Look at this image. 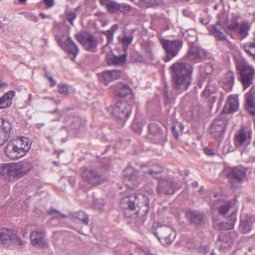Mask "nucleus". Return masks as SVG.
<instances>
[{"mask_svg":"<svg viewBox=\"0 0 255 255\" xmlns=\"http://www.w3.org/2000/svg\"><path fill=\"white\" fill-rule=\"evenodd\" d=\"M149 199L142 194H132L125 197L121 206L128 217L144 218L148 211Z\"/></svg>","mask_w":255,"mask_h":255,"instance_id":"1","label":"nucleus"},{"mask_svg":"<svg viewBox=\"0 0 255 255\" xmlns=\"http://www.w3.org/2000/svg\"><path fill=\"white\" fill-rule=\"evenodd\" d=\"M170 69L174 88L181 91L187 90L191 83L192 67L183 62H176Z\"/></svg>","mask_w":255,"mask_h":255,"instance_id":"2","label":"nucleus"},{"mask_svg":"<svg viewBox=\"0 0 255 255\" xmlns=\"http://www.w3.org/2000/svg\"><path fill=\"white\" fill-rule=\"evenodd\" d=\"M32 168V164L27 161L4 164L0 166V178L13 182L27 175Z\"/></svg>","mask_w":255,"mask_h":255,"instance_id":"3","label":"nucleus"},{"mask_svg":"<svg viewBox=\"0 0 255 255\" xmlns=\"http://www.w3.org/2000/svg\"><path fill=\"white\" fill-rule=\"evenodd\" d=\"M237 69L239 71L241 80L245 89L249 87L253 81L255 70L248 62L244 60H239L236 62Z\"/></svg>","mask_w":255,"mask_h":255,"instance_id":"4","label":"nucleus"},{"mask_svg":"<svg viewBox=\"0 0 255 255\" xmlns=\"http://www.w3.org/2000/svg\"><path fill=\"white\" fill-rule=\"evenodd\" d=\"M160 42L166 52V56L163 57V61L168 62L176 56L182 46L181 40H169L161 39Z\"/></svg>","mask_w":255,"mask_h":255,"instance_id":"5","label":"nucleus"},{"mask_svg":"<svg viewBox=\"0 0 255 255\" xmlns=\"http://www.w3.org/2000/svg\"><path fill=\"white\" fill-rule=\"evenodd\" d=\"M155 235L164 245H170L175 240L176 233L167 226H158L155 231Z\"/></svg>","mask_w":255,"mask_h":255,"instance_id":"6","label":"nucleus"},{"mask_svg":"<svg viewBox=\"0 0 255 255\" xmlns=\"http://www.w3.org/2000/svg\"><path fill=\"white\" fill-rule=\"evenodd\" d=\"M75 37L85 50L93 52L96 51L98 40L92 34L87 32H79L75 34Z\"/></svg>","mask_w":255,"mask_h":255,"instance_id":"7","label":"nucleus"},{"mask_svg":"<svg viewBox=\"0 0 255 255\" xmlns=\"http://www.w3.org/2000/svg\"><path fill=\"white\" fill-rule=\"evenodd\" d=\"M21 244L22 241L15 231L5 228L0 231V244L8 247L12 244Z\"/></svg>","mask_w":255,"mask_h":255,"instance_id":"8","label":"nucleus"},{"mask_svg":"<svg viewBox=\"0 0 255 255\" xmlns=\"http://www.w3.org/2000/svg\"><path fill=\"white\" fill-rule=\"evenodd\" d=\"M181 186L172 180L164 178L160 179L156 189V192L159 195L162 194H173L175 191L180 188Z\"/></svg>","mask_w":255,"mask_h":255,"instance_id":"9","label":"nucleus"},{"mask_svg":"<svg viewBox=\"0 0 255 255\" xmlns=\"http://www.w3.org/2000/svg\"><path fill=\"white\" fill-rule=\"evenodd\" d=\"M82 179L88 183L96 186L103 183L106 178L96 170L84 168L81 173Z\"/></svg>","mask_w":255,"mask_h":255,"instance_id":"10","label":"nucleus"},{"mask_svg":"<svg viewBox=\"0 0 255 255\" xmlns=\"http://www.w3.org/2000/svg\"><path fill=\"white\" fill-rule=\"evenodd\" d=\"M131 107L127 102L120 101L116 103L112 108V114L116 118L125 120L129 117Z\"/></svg>","mask_w":255,"mask_h":255,"instance_id":"11","label":"nucleus"},{"mask_svg":"<svg viewBox=\"0 0 255 255\" xmlns=\"http://www.w3.org/2000/svg\"><path fill=\"white\" fill-rule=\"evenodd\" d=\"M217 86L212 80L209 81L206 84L204 90L201 93L202 98L208 103L212 107V104L217 99Z\"/></svg>","mask_w":255,"mask_h":255,"instance_id":"12","label":"nucleus"},{"mask_svg":"<svg viewBox=\"0 0 255 255\" xmlns=\"http://www.w3.org/2000/svg\"><path fill=\"white\" fill-rule=\"evenodd\" d=\"M58 43L60 46L71 57V60L74 61L79 52V49L71 37L68 36L64 41L58 39Z\"/></svg>","mask_w":255,"mask_h":255,"instance_id":"13","label":"nucleus"},{"mask_svg":"<svg viewBox=\"0 0 255 255\" xmlns=\"http://www.w3.org/2000/svg\"><path fill=\"white\" fill-rule=\"evenodd\" d=\"M222 115L215 119L210 126V132L214 137H220L223 136L227 125V120Z\"/></svg>","mask_w":255,"mask_h":255,"instance_id":"14","label":"nucleus"},{"mask_svg":"<svg viewBox=\"0 0 255 255\" xmlns=\"http://www.w3.org/2000/svg\"><path fill=\"white\" fill-rule=\"evenodd\" d=\"M252 132L250 130L242 128L234 136V143L236 147H245L251 143Z\"/></svg>","mask_w":255,"mask_h":255,"instance_id":"15","label":"nucleus"},{"mask_svg":"<svg viewBox=\"0 0 255 255\" xmlns=\"http://www.w3.org/2000/svg\"><path fill=\"white\" fill-rule=\"evenodd\" d=\"M124 182L129 188H132L138 184V172L131 167L126 168L123 172Z\"/></svg>","mask_w":255,"mask_h":255,"instance_id":"16","label":"nucleus"},{"mask_svg":"<svg viewBox=\"0 0 255 255\" xmlns=\"http://www.w3.org/2000/svg\"><path fill=\"white\" fill-rule=\"evenodd\" d=\"M30 240L32 244L36 248H44L48 246L44 232L42 230L36 229L33 231L30 235Z\"/></svg>","mask_w":255,"mask_h":255,"instance_id":"17","label":"nucleus"},{"mask_svg":"<svg viewBox=\"0 0 255 255\" xmlns=\"http://www.w3.org/2000/svg\"><path fill=\"white\" fill-rule=\"evenodd\" d=\"M227 15L225 13H222L219 15V20L212 26L211 33L216 38L219 40H226V36L222 32L223 24H226Z\"/></svg>","mask_w":255,"mask_h":255,"instance_id":"18","label":"nucleus"},{"mask_svg":"<svg viewBox=\"0 0 255 255\" xmlns=\"http://www.w3.org/2000/svg\"><path fill=\"white\" fill-rule=\"evenodd\" d=\"M246 172L247 170L245 167L242 166H236L229 169L228 177L231 182H240L245 178Z\"/></svg>","mask_w":255,"mask_h":255,"instance_id":"19","label":"nucleus"},{"mask_svg":"<svg viewBox=\"0 0 255 255\" xmlns=\"http://www.w3.org/2000/svg\"><path fill=\"white\" fill-rule=\"evenodd\" d=\"M121 76V71L118 70L104 71L98 74L100 82L105 85H108L113 80L119 79Z\"/></svg>","mask_w":255,"mask_h":255,"instance_id":"20","label":"nucleus"},{"mask_svg":"<svg viewBox=\"0 0 255 255\" xmlns=\"http://www.w3.org/2000/svg\"><path fill=\"white\" fill-rule=\"evenodd\" d=\"M205 56L206 52L203 49L198 46L192 45L190 47L187 57L190 61L200 62Z\"/></svg>","mask_w":255,"mask_h":255,"instance_id":"21","label":"nucleus"},{"mask_svg":"<svg viewBox=\"0 0 255 255\" xmlns=\"http://www.w3.org/2000/svg\"><path fill=\"white\" fill-rule=\"evenodd\" d=\"M11 128V125L8 121L0 118V145L8 140Z\"/></svg>","mask_w":255,"mask_h":255,"instance_id":"22","label":"nucleus"},{"mask_svg":"<svg viewBox=\"0 0 255 255\" xmlns=\"http://www.w3.org/2000/svg\"><path fill=\"white\" fill-rule=\"evenodd\" d=\"M19 149L14 142H9L5 147V153L7 156L12 159H18L24 156L22 151L23 150Z\"/></svg>","mask_w":255,"mask_h":255,"instance_id":"23","label":"nucleus"},{"mask_svg":"<svg viewBox=\"0 0 255 255\" xmlns=\"http://www.w3.org/2000/svg\"><path fill=\"white\" fill-rule=\"evenodd\" d=\"M141 169L144 173L149 174L153 178L158 179L163 171V168L157 164L143 165Z\"/></svg>","mask_w":255,"mask_h":255,"instance_id":"24","label":"nucleus"},{"mask_svg":"<svg viewBox=\"0 0 255 255\" xmlns=\"http://www.w3.org/2000/svg\"><path fill=\"white\" fill-rule=\"evenodd\" d=\"M186 216L191 224L199 226L204 223V215L198 211L190 210L187 213Z\"/></svg>","mask_w":255,"mask_h":255,"instance_id":"25","label":"nucleus"},{"mask_svg":"<svg viewBox=\"0 0 255 255\" xmlns=\"http://www.w3.org/2000/svg\"><path fill=\"white\" fill-rule=\"evenodd\" d=\"M239 108V101L237 97L230 95L228 98L226 104L224 106L223 111L225 113L236 112Z\"/></svg>","mask_w":255,"mask_h":255,"instance_id":"26","label":"nucleus"},{"mask_svg":"<svg viewBox=\"0 0 255 255\" xmlns=\"http://www.w3.org/2000/svg\"><path fill=\"white\" fill-rule=\"evenodd\" d=\"M255 91L252 88L246 94V107L248 112L252 115H255Z\"/></svg>","mask_w":255,"mask_h":255,"instance_id":"27","label":"nucleus"},{"mask_svg":"<svg viewBox=\"0 0 255 255\" xmlns=\"http://www.w3.org/2000/svg\"><path fill=\"white\" fill-rule=\"evenodd\" d=\"M234 74L231 71L226 73L221 80V84L228 91L232 90L234 84Z\"/></svg>","mask_w":255,"mask_h":255,"instance_id":"28","label":"nucleus"},{"mask_svg":"<svg viewBox=\"0 0 255 255\" xmlns=\"http://www.w3.org/2000/svg\"><path fill=\"white\" fill-rule=\"evenodd\" d=\"M255 218L250 217H241V223L239 229L244 234H247L252 230L253 223L255 222Z\"/></svg>","mask_w":255,"mask_h":255,"instance_id":"29","label":"nucleus"},{"mask_svg":"<svg viewBox=\"0 0 255 255\" xmlns=\"http://www.w3.org/2000/svg\"><path fill=\"white\" fill-rule=\"evenodd\" d=\"M112 88L116 94L121 97L126 96L131 92L130 88L127 84L123 83H116L112 86Z\"/></svg>","mask_w":255,"mask_h":255,"instance_id":"30","label":"nucleus"},{"mask_svg":"<svg viewBox=\"0 0 255 255\" xmlns=\"http://www.w3.org/2000/svg\"><path fill=\"white\" fill-rule=\"evenodd\" d=\"M100 4L106 7L108 11L111 13H119L120 3L112 0H99Z\"/></svg>","mask_w":255,"mask_h":255,"instance_id":"31","label":"nucleus"},{"mask_svg":"<svg viewBox=\"0 0 255 255\" xmlns=\"http://www.w3.org/2000/svg\"><path fill=\"white\" fill-rule=\"evenodd\" d=\"M19 150H23V155H24L29 150L31 146V141L26 137H20L14 141Z\"/></svg>","mask_w":255,"mask_h":255,"instance_id":"32","label":"nucleus"},{"mask_svg":"<svg viewBox=\"0 0 255 255\" xmlns=\"http://www.w3.org/2000/svg\"><path fill=\"white\" fill-rule=\"evenodd\" d=\"M233 242L230 234L222 235L220 237L217 244L220 249H227L231 248Z\"/></svg>","mask_w":255,"mask_h":255,"instance_id":"33","label":"nucleus"},{"mask_svg":"<svg viewBox=\"0 0 255 255\" xmlns=\"http://www.w3.org/2000/svg\"><path fill=\"white\" fill-rule=\"evenodd\" d=\"M14 94V91H10L0 98V109L7 108L11 105Z\"/></svg>","mask_w":255,"mask_h":255,"instance_id":"34","label":"nucleus"},{"mask_svg":"<svg viewBox=\"0 0 255 255\" xmlns=\"http://www.w3.org/2000/svg\"><path fill=\"white\" fill-rule=\"evenodd\" d=\"M133 38V35L131 33H124L122 36H119L120 43L123 46L125 52H126L128 46L130 44Z\"/></svg>","mask_w":255,"mask_h":255,"instance_id":"35","label":"nucleus"},{"mask_svg":"<svg viewBox=\"0 0 255 255\" xmlns=\"http://www.w3.org/2000/svg\"><path fill=\"white\" fill-rule=\"evenodd\" d=\"M245 52L255 60V42H250L243 45Z\"/></svg>","mask_w":255,"mask_h":255,"instance_id":"36","label":"nucleus"},{"mask_svg":"<svg viewBox=\"0 0 255 255\" xmlns=\"http://www.w3.org/2000/svg\"><path fill=\"white\" fill-rule=\"evenodd\" d=\"M149 132L157 136H160L162 134V129L160 125L155 123L149 124L148 127Z\"/></svg>","mask_w":255,"mask_h":255,"instance_id":"37","label":"nucleus"},{"mask_svg":"<svg viewBox=\"0 0 255 255\" xmlns=\"http://www.w3.org/2000/svg\"><path fill=\"white\" fill-rule=\"evenodd\" d=\"M231 207V204L229 202H223L220 206H217L216 203H215L212 208L214 209H219L220 213L225 215L227 214Z\"/></svg>","mask_w":255,"mask_h":255,"instance_id":"38","label":"nucleus"},{"mask_svg":"<svg viewBox=\"0 0 255 255\" xmlns=\"http://www.w3.org/2000/svg\"><path fill=\"white\" fill-rule=\"evenodd\" d=\"M236 221V214L235 212L232 213L230 216L229 219H228V221L226 223H224L223 224H225L224 228L227 230H231L233 229L235 222Z\"/></svg>","mask_w":255,"mask_h":255,"instance_id":"39","label":"nucleus"},{"mask_svg":"<svg viewBox=\"0 0 255 255\" xmlns=\"http://www.w3.org/2000/svg\"><path fill=\"white\" fill-rule=\"evenodd\" d=\"M162 0H140L139 4L140 6L150 7L160 4Z\"/></svg>","mask_w":255,"mask_h":255,"instance_id":"40","label":"nucleus"},{"mask_svg":"<svg viewBox=\"0 0 255 255\" xmlns=\"http://www.w3.org/2000/svg\"><path fill=\"white\" fill-rule=\"evenodd\" d=\"M77 220L81 221L86 225H88L89 220L88 216L83 211H79L75 214L73 216Z\"/></svg>","mask_w":255,"mask_h":255,"instance_id":"41","label":"nucleus"},{"mask_svg":"<svg viewBox=\"0 0 255 255\" xmlns=\"http://www.w3.org/2000/svg\"><path fill=\"white\" fill-rule=\"evenodd\" d=\"M249 25L248 23L243 22L240 26L239 33L242 38L246 37L248 35Z\"/></svg>","mask_w":255,"mask_h":255,"instance_id":"42","label":"nucleus"},{"mask_svg":"<svg viewBox=\"0 0 255 255\" xmlns=\"http://www.w3.org/2000/svg\"><path fill=\"white\" fill-rule=\"evenodd\" d=\"M127 55L126 52L119 56H116L115 65H122L125 64L127 60Z\"/></svg>","mask_w":255,"mask_h":255,"instance_id":"43","label":"nucleus"},{"mask_svg":"<svg viewBox=\"0 0 255 255\" xmlns=\"http://www.w3.org/2000/svg\"><path fill=\"white\" fill-rule=\"evenodd\" d=\"M197 247V243L194 239H190L188 240L186 248L191 251H193L196 249Z\"/></svg>","mask_w":255,"mask_h":255,"instance_id":"44","label":"nucleus"},{"mask_svg":"<svg viewBox=\"0 0 255 255\" xmlns=\"http://www.w3.org/2000/svg\"><path fill=\"white\" fill-rule=\"evenodd\" d=\"M191 33H193V34H191L189 33L188 31H187L185 32L184 35L186 36L188 42L190 43H194L197 41V37L194 31L191 30Z\"/></svg>","mask_w":255,"mask_h":255,"instance_id":"45","label":"nucleus"},{"mask_svg":"<svg viewBox=\"0 0 255 255\" xmlns=\"http://www.w3.org/2000/svg\"><path fill=\"white\" fill-rule=\"evenodd\" d=\"M48 214L54 218H63L67 217L65 215L55 209H51Z\"/></svg>","mask_w":255,"mask_h":255,"instance_id":"46","label":"nucleus"},{"mask_svg":"<svg viewBox=\"0 0 255 255\" xmlns=\"http://www.w3.org/2000/svg\"><path fill=\"white\" fill-rule=\"evenodd\" d=\"M105 205V202L103 199H98L94 201V207L97 210H102Z\"/></svg>","mask_w":255,"mask_h":255,"instance_id":"47","label":"nucleus"},{"mask_svg":"<svg viewBox=\"0 0 255 255\" xmlns=\"http://www.w3.org/2000/svg\"><path fill=\"white\" fill-rule=\"evenodd\" d=\"M119 9V13L127 14L130 11L131 7L126 3H120Z\"/></svg>","mask_w":255,"mask_h":255,"instance_id":"48","label":"nucleus"},{"mask_svg":"<svg viewBox=\"0 0 255 255\" xmlns=\"http://www.w3.org/2000/svg\"><path fill=\"white\" fill-rule=\"evenodd\" d=\"M58 92L61 94L68 95L69 94L68 88L66 85H60L58 87Z\"/></svg>","mask_w":255,"mask_h":255,"instance_id":"49","label":"nucleus"},{"mask_svg":"<svg viewBox=\"0 0 255 255\" xmlns=\"http://www.w3.org/2000/svg\"><path fill=\"white\" fill-rule=\"evenodd\" d=\"M116 60V55L113 54H109L107 55L106 61L108 65H114Z\"/></svg>","mask_w":255,"mask_h":255,"instance_id":"50","label":"nucleus"},{"mask_svg":"<svg viewBox=\"0 0 255 255\" xmlns=\"http://www.w3.org/2000/svg\"><path fill=\"white\" fill-rule=\"evenodd\" d=\"M201 70L206 74H210L212 73L213 68L210 64H206L201 68Z\"/></svg>","mask_w":255,"mask_h":255,"instance_id":"51","label":"nucleus"},{"mask_svg":"<svg viewBox=\"0 0 255 255\" xmlns=\"http://www.w3.org/2000/svg\"><path fill=\"white\" fill-rule=\"evenodd\" d=\"M203 150L205 154L209 156H214L216 153V151L214 149L207 147H204Z\"/></svg>","mask_w":255,"mask_h":255,"instance_id":"52","label":"nucleus"},{"mask_svg":"<svg viewBox=\"0 0 255 255\" xmlns=\"http://www.w3.org/2000/svg\"><path fill=\"white\" fill-rule=\"evenodd\" d=\"M76 16L77 15L75 12H71L67 15V19L71 24V25H73V21L76 18Z\"/></svg>","mask_w":255,"mask_h":255,"instance_id":"53","label":"nucleus"},{"mask_svg":"<svg viewBox=\"0 0 255 255\" xmlns=\"http://www.w3.org/2000/svg\"><path fill=\"white\" fill-rule=\"evenodd\" d=\"M202 252L204 255H215V253L213 250H212L209 254L210 248L207 246H204L202 247Z\"/></svg>","mask_w":255,"mask_h":255,"instance_id":"54","label":"nucleus"},{"mask_svg":"<svg viewBox=\"0 0 255 255\" xmlns=\"http://www.w3.org/2000/svg\"><path fill=\"white\" fill-rule=\"evenodd\" d=\"M143 190L145 193L150 196L154 195V192L153 189L148 185H146L143 187Z\"/></svg>","mask_w":255,"mask_h":255,"instance_id":"55","label":"nucleus"},{"mask_svg":"<svg viewBox=\"0 0 255 255\" xmlns=\"http://www.w3.org/2000/svg\"><path fill=\"white\" fill-rule=\"evenodd\" d=\"M177 125H172L171 127V130L172 133L176 139H177L179 136L178 128H177Z\"/></svg>","mask_w":255,"mask_h":255,"instance_id":"56","label":"nucleus"},{"mask_svg":"<svg viewBox=\"0 0 255 255\" xmlns=\"http://www.w3.org/2000/svg\"><path fill=\"white\" fill-rule=\"evenodd\" d=\"M191 113L193 117V118H194V119L197 118L200 115V114L198 112V108H196L195 109L191 110Z\"/></svg>","mask_w":255,"mask_h":255,"instance_id":"57","label":"nucleus"},{"mask_svg":"<svg viewBox=\"0 0 255 255\" xmlns=\"http://www.w3.org/2000/svg\"><path fill=\"white\" fill-rule=\"evenodd\" d=\"M238 22L236 20H234L231 24L229 25V28L231 30H234L238 26Z\"/></svg>","mask_w":255,"mask_h":255,"instance_id":"58","label":"nucleus"},{"mask_svg":"<svg viewBox=\"0 0 255 255\" xmlns=\"http://www.w3.org/2000/svg\"><path fill=\"white\" fill-rule=\"evenodd\" d=\"M118 27H119L118 24H114L112 26L111 29L109 30H108V31H110V32H111V33H114V32H115L117 30Z\"/></svg>","mask_w":255,"mask_h":255,"instance_id":"59","label":"nucleus"},{"mask_svg":"<svg viewBox=\"0 0 255 255\" xmlns=\"http://www.w3.org/2000/svg\"><path fill=\"white\" fill-rule=\"evenodd\" d=\"M45 3L48 7H51L53 5L54 0H44Z\"/></svg>","mask_w":255,"mask_h":255,"instance_id":"60","label":"nucleus"},{"mask_svg":"<svg viewBox=\"0 0 255 255\" xmlns=\"http://www.w3.org/2000/svg\"><path fill=\"white\" fill-rule=\"evenodd\" d=\"M176 125L178 127L177 128H178V129H180V131L182 132L184 130V125L181 123H178L176 124Z\"/></svg>","mask_w":255,"mask_h":255,"instance_id":"61","label":"nucleus"},{"mask_svg":"<svg viewBox=\"0 0 255 255\" xmlns=\"http://www.w3.org/2000/svg\"><path fill=\"white\" fill-rule=\"evenodd\" d=\"M48 79L51 82L50 86L51 87H54L56 85V81L54 80L52 76L48 77Z\"/></svg>","mask_w":255,"mask_h":255,"instance_id":"62","label":"nucleus"},{"mask_svg":"<svg viewBox=\"0 0 255 255\" xmlns=\"http://www.w3.org/2000/svg\"><path fill=\"white\" fill-rule=\"evenodd\" d=\"M107 33V38L108 41H112L113 39V33L110 32V31H108L106 32Z\"/></svg>","mask_w":255,"mask_h":255,"instance_id":"63","label":"nucleus"},{"mask_svg":"<svg viewBox=\"0 0 255 255\" xmlns=\"http://www.w3.org/2000/svg\"><path fill=\"white\" fill-rule=\"evenodd\" d=\"M153 51L151 49H149L148 52H147V55L148 56H149L150 58H152L153 57Z\"/></svg>","mask_w":255,"mask_h":255,"instance_id":"64","label":"nucleus"}]
</instances>
